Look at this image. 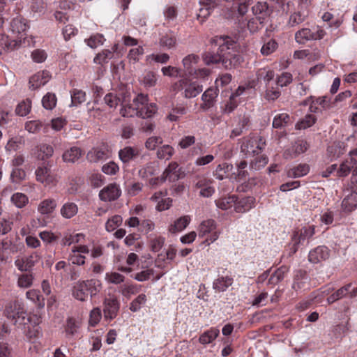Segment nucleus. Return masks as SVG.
I'll list each match as a JSON object with an SVG mask.
<instances>
[{"mask_svg": "<svg viewBox=\"0 0 357 357\" xmlns=\"http://www.w3.org/2000/svg\"><path fill=\"white\" fill-rule=\"evenodd\" d=\"M215 228V221L213 220H207L201 222L199 226V236L203 237L207 234L212 233Z\"/></svg>", "mask_w": 357, "mask_h": 357, "instance_id": "obj_53", "label": "nucleus"}, {"mask_svg": "<svg viewBox=\"0 0 357 357\" xmlns=\"http://www.w3.org/2000/svg\"><path fill=\"white\" fill-rule=\"evenodd\" d=\"M256 76L258 84L266 86L273 82L274 72L269 68H263L257 71Z\"/></svg>", "mask_w": 357, "mask_h": 357, "instance_id": "obj_28", "label": "nucleus"}, {"mask_svg": "<svg viewBox=\"0 0 357 357\" xmlns=\"http://www.w3.org/2000/svg\"><path fill=\"white\" fill-rule=\"evenodd\" d=\"M219 335V330L212 328L210 330L205 331L199 337V342L203 344H206L212 342Z\"/></svg>", "mask_w": 357, "mask_h": 357, "instance_id": "obj_55", "label": "nucleus"}, {"mask_svg": "<svg viewBox=\"0 0 357 357\" xmlns=\"http://www.w3.org/2000/svg\"><path fill=\"white\" fill-rule=\"evenodd\" d=\"M118 44H115L111 50H103L96 54L93 59V61L96 64L104 65L114 58V52L118 49Z\"/></svg>", "mask_w": 357, "mask_h": 357, "instance_id": "obj_27", "label": "nucleus"}, {"mask_svg": "<svg viewBox=\"0 0 357 357\" xmlns=\"http://www.w3.org/2000/svg\"><path fill=\"white\" fill-rule=\"evenodd\" d=\"M199 58L195 54H189L183 59L182 63L185 72V75L192 76L195 70V66L197 64Z\"/></svg>", "mask_w": 357, "mask_h": 357, "instance_id": "obj_30", "label": "nucleus"}, {"mask_svg": "<svg viewBox=\"0 0 357 357\" xmlns=\"http://www.w3.org/2000/svg\"><path fill=\"white\" fill-rule=\"evenodd\" d=\"M219 45L217 54L207 53L203 56V61L207 66L222 63L226 68L239 65L243 58L237 50V44L229 37H220L215 40Z\"/></svg>", "mask_w": 357, "mask_h": 357, "instance_id": "obj_1", "label": "nucleus"}, {"mask_svg": "<svg viewBox=\"0 0 357 357\" xmlns=\"http://www.w3.org/2000/svg\"><path fill=\"white\" fill-rule=\"evenodd\" d=\"M157 106L154 103H148V100L144 105H140L139 116L145 119L153 116L157 112Z\"/></svg>", "mask_w": 357, "mask_h": 357, "instance_id": "obj_49", "label": "nucleus"}, {"mask_svg": "<svg viewBox=\"0 0 357 357\" xmlns=\"http://www.w3.org/2000/svg\"><path fill=\"white\" fill-rule=\"evenodd\" d=\"M236 201V197L235 195H231L225 197H221L215 201L216 206L222 210L227 211L233 208L234 211L235 202Z\"/></svg>", "mask_w": 357, "mask_h": 357, "instance_id": "obj_32", "label": "nucleus"}, {"mask_svg": "<svg viewBox=\"0 0 357 357\" xmlns=\"http://www.w3.org/2000/svg\"><path fill=\"white\" fill-rule=\"evenodd\" d=\"M218 95V89L209 88L202 96L204 107H210Z\"/></svg>", "mask_w": 357, "mask_h": 357, "instance_id": "obj_40", "label": "nucleus"}, {"mask_svg": "<svg viewBox=\"0 0 357 357\" xmlns=\"http://www.w3.org/2000/svg\"><path fill=\"white\" fill-rule=\"evenodd\" d=\"M31 102L30 100L26 99L20 102L15 109L16 113L21 116H26L31 111Z\"/></svg>", "mask_w": 357, "mask_h": 357, "instance_id": "obj_64", "label": "nucleus"}, {"mask_svg": "<svg viewBox=\"0 0 357 357\" xmlns=\"http://www.w3.org/2000/svg\"><path fill=\"white\" fill-rule=\"evenodd\" d=\"M174 154V149L168 144L160 146L157 151V157L160 160H169Z\"/></svg>", "mask_w": 357, "mask_h": 357, "instance_id": "obj_51", "label": "nucleus"}, {"mask_svg": "<svg viewBox=\"0 0 357 357\" xmlns=\"http://www.w3.org/2000/svg\"><path fill=\"white\" fill-rule=\"evenodd\" d=\"M51 78L50 73L47 70L38 72L29 79L30 88L38 89L47 84Z\"/></svg>", "mask_w": 357, "mask_h": 357, "instance_id": "obj_18", "label": "nucleus"}, {"mask_svg": "<svg viewBox=\"0 0 357 357\" xmlns=\"http://www.w3.org/2000/svg\"><path fill=\"white\" fill-rule=\"evenodd\" d=\"M88 292L91 296H96L102 289V283L99 280L91 279L85 281Z\"/></svg>", "mask_w": 357, "mask_h": 357, "instance_id": "obj_57", "label": "nucleus"}, {"mask_svg": "<svg viewBox=\"0 0 357 357\" xmlns=\"http://www.w3.org/2000/svg\"><path fill=\"white\" fill-rule=\"evenodd\" d=\"M252 85L243 84L240 85L235 92L232 93L228 100L222 102L220 105L221 112L224 114H230L238 106V102L236 100L238 97L250 91Z\"/></svg>", "mask_w": 357, "mask_h": 357, "instance_id": "obj_6", "label": "nucleus"}, {"mask_svg": "<svg viewBox=\"0 0 357 357\" xmlns=\"http://www.w3.org/2000/svg\"><path fill=\"white\" fill-rule=\"evenodd\" d=\"M160 45L167 50H170L176 47V36L174 33L169 31L162 35L160 38Z\"/></svg>", "mask_w": 357, "mask_h": 357, "instance_id": "obj_36", "label": "nucleus"}, {"mask_svg": "<svg viewBox=\"0 0 357 357\" xmlns=\"http://www.w3.org/2000/svg\"><path fill=\"white\" fill-rule=\"evenodd\" d=\"M357 164V149L349 152V158L344 161L340 166L337 174L338 176H347L351 169H354V165Z\"/></svg>", "mask_w": 357, "mask_h": 357, "instance_id": "obj_15", "label": "nucleus"}, {"mask_svg": "<svg viewBox=\"0 0 357 357\" xmlns=\"http://www.w3.org/2000/svg\"><path fill=\"white\" fill-rule=\"evenodd\" d=\"M317 121L314 114H306L303 119L298 121L296 124V128L298 130H305L312 126Z\"/></svg>", "mask_w": 357, "mask_h": 357, "instance_id": "obj_50", "label": "nucleus"}, {"mask_svg": "<svg viewBox=\"0 0 357 357\" xmlns=\"http://www.w3.org/2000/svg\"><path fill=\"white\" fill-rule=\"evenodd\" d=\"M288 272L289 268L287 266H283L280 267L271 276L268 283L273 285L278 284L284 278Z\"/></svg>", "mask_w": 357, "mask_h": 357, "instance_id": "obj_47", "label": "nucleus"}, {"mask_svg": "<svg viewBox=\"0 0 357 357\" xmlns=\"http://www.w3.org/2000/svg\"><path fill=\"white\" fill-rule=\"evenodd\" d=\"M82 155V151L79 147L73 146L67 149L62 155L63 160L65 162L74 163Z\"/></svg>", "mask_w": 357, "mask_h": 357, "instance_id": "obj_35", "label": "nucleus"}, {"mask_svg": "<svg viewBox=\"0 0 357 357\" xmlns=\"http://www.w3.org/2000/svg\"><path fill=\"white\" fill-rule=\"evenodd\" d=\"M109 157V152L106 148H95L89 151L86 158L90 162H98Z\"/></svg>", "mask_w": 357, "mask_h": 357, "instance_id": "obj_25", "label": "nucleus"}, {"mask_svg": "<svg viewBox=\"0 0 357 357\" xmlns=\"http://www.w3.org/2000/svg\"><path fill=\"white\" fill-rule=\"evenodd\" d=\"M329 250L326 246H318L309 253L308 259L311 263L318 264L329 258Z\"/></svg>", "mask_w": 357, "mask_h": 357, "instance_id": "obj_17", "label": "nucleus"}, {"mask_svg": "<svg viewBox=\"0 0 357 357\" xmlns=\"http://www.w3.org/2000/svg\"><path fill=\"white\" fill-rule=\"evenodd\" d=\"M33 258V256L18 257L15 261V264L20 271H26L34 265V260Z\"/></svg>", "mask_w": 357, "mask_h": 357, "instance_id": "obj_45", "label": "nucleus"}, {"mask_svg": "<svg viewBox=\"0 0 357 357\" xmlns=\"http://www.w3.org/2000/svg\"><path fill=\"white\" fill-rule=\"evenodd\" d=\"M28 26L26 23V20L20 17H16L11 22V29L13 33H17L21 35L20 38L23 36V33L26 31Z\"/></svg>", "mask_w": 357, "mask_h": 357, "instance_id": "obj_41", "label": "nucleus"}, {"mask_svg": "<svg viewBox=\"0 0 357 357\" xmlns=\"http://www.w3.org/2000/svg\"><path fill=\"white\" fill-rule=\"evenodd\" d=\"M57 206L56 199L47 198L42 200L38 205L37 211L43 216L50 217L55 211Z\"/></svg>", "mask_w": 357, "mask_h": 357, "instance_id": "obj_16", "label": "nucleus"}, {"mask_svg": "<svg viewBox=\"0 0 357 357\" xmlns=\"http://www.w3.org/2000/svg\"><path fill=\"white\" fill-rule=\"evenodd\" d=\"M123 95V93L118 95L115 93H109L105 96L104 102L110 109H116L119 105H121Z\"/></svg>", "mask_w": 357, "mask_h": 357, "instance_id": "obj_44", "label": "nucleus"}, {"mask_svg": "<svg viewBox=\"0 0 357 357\" xmlns=\"http://www.w3.org/2000/svg\"><path fill=\"white\" fill-rule=\"evenodd\" d=\"M255 199L253 197H245L239 200L236 199L234 211L236 213H245L255 207Z\"/></svg>", "mask_w": 357, "mask_h": 357, "instance_id": "obj_26", "label": "nucleus"}, {"mask_svg": "<svg viewBox=\"0 0 357 357\" xmlns=\"http://www.w3.org/2000/svg\"><path fill=\"white\" fill-rule=\"evenodd\" d=\"M120 307V303L116 296L114 295H109L103 303V313L104 318L107 321L114 319L118 314Z\"/></svg>", "mask_w": 357, "mask_h": 357, "instance_id": "obj_8", "label": "nucleus"}, {"mask_svg": "<svg viewBox=\"0 0 357 357\" xmlns=\"http://www.w3.org/2000/svg\"><path fill=\"white\" fill-rule=\"evenodd\" d=\"M308 12L298 9L297 12L291 15L289 20V24L291 26H295L302 23L307 17Z\"/></svg>", "mask_w": 357, "mask_h": 357, "instance_id": "obj_52", "label": "nucleus"}, {"mask_svg": "<svg viewBox=\"0 0 357 357\" xmlns=\"http://www.w3.org/2000/svg\"><path fill=\"white\" fill-rule=\"evenodd\" d=\"M217 5L215 0H201L200 8L197 14V18L203 21L211 15Z\"/></svg>", "mask_w": 357, "mask_h": 357, "instance_id": "obj_21", "label": "nucleus"}, {"mask_svg": "<svg viewBox=\"0 0 357 357\" xmlns=\"http://www.w3.org/2000/svg\"><path fill=\"white\" fill-rule=\"evenodd\" d=\"M357 295V287H353L351 284H348L338 290H337L335 293L331 295L327 298V303L328 304H331L336 301H338L342 298L349 296L354 297Z\"/></svg>", "mask_w": 357, "mask_h": 357, "instance_id": "obj_13", "label": "nucleus"}, {"mask_svg": "<svg viewBox=\"0 0 357 357\" xmlns=\"http://www.w3.org/2000/svg\"><path fill=\"white\" fill-rule=\"evenodd\" d=\"M89 249L87 245H79L72 248L68 255V261L73 264L81 266L85 263L84 254L89 253Z\"/></svg>", "mask_w": 357, "mask_h": 357, "instance_id": "obj_11", "label": "nucleus"}, {"mask_svg": "<svg viewBox=\"0 0 357 357\" xmlns=\"http://www.w3.org/2000/svg\"><path fill=\"white\" fill-rule=\"evenodd\" d=\"M265 142L261 137H252L244 138L241 146V152L245 155H258L264 149Z\"/></svg>", "mask_w": 357, "mask_h": 357, "instance_id": "obj_7", "label": "nucleus"}, {"mask_svg": "<svg viewBox=\"0 0 357 357\" xmlns=\"http://www.w3.org/2000/svg\"><path fill=\"white\" fill-rule=\"evenodd\" d=\"M27 319L31 320L26 321V325L23 326L24 333L30 339L38 337L40 333V327L38 326L40 323V317L33 314L31 317H27Z\"/></svg>", "mask_w": 357, "mask_h": 357, "instance_id": "obj_14", "label": "nucleus"}, {"mask_svg": "<svg viewBox=\"0 0 357 357\" xmlns=\"http://www.w3.org/2000/svg\"><path fill=\"white\" fill-rule=\"evenodd\" d=\"M183 176V172L181 168L179 167L178 164L176 162H172L169 164L163 172L161 179L163 181H168L169 182H174Z\"/></svg>", "mask_w": 357, "mask_h": 357, "instance_id": "obj_12", "label": "nucleus"}, {"mask_svg": "<svg viewBox=\"0 0 357 357\" xmlns=\"http://www.w3.org/2000/svg\"><path fill=\"white\" fill-rule=\"evenodd\" d=\"M11 202L16 207L21 208L27 204L29 199L26 195L17 192L11 197Z\"/></svg>", "mask_w": 357, "mask_h": 357, "instance_id": "obj_60", "label": "nucleus"}, {"mask_svg": "<svg viewBox=\"0 0 357 357\" xmlns=\"http://www.w3.org/2000/svg\"><path fill=\"white\" fill-rule=\"evenodd\" d=\"M74 297L81 301H84L88 296V290L85 281L79 282L73 291Z\"/></svg>", "mask_w": 357, "mask_h": 357, "instance_id": "obj_46", "label": "nucleus"}, {"mask_svg": "<svg viewBox=\"0 0 357 357\" xmlns=\"http://www.w3.org/2000/svg\"><path fill=\"white\" fill-rule=\"evenodd\" d=\"M78 212L77 205L74 202H68L65 203L60 209L63 218L70 219L74 217Z\"/></svg>", "mask_w": 357, "mask_h": 357, "instance_id": "obj_38", "label": "nucleus"}, {"mask_svg": "<svg viewBox=\"0 0 357 357\" xmlns=\"http://www.w3.org/2000/svg\"><path fill=\"white\" fill-rule=\"evenodd\" d=\"M165 238L162 236H153L150 238L151 250L154 252H158L165 244Z\"/></svg>", "mask_w": 357, "mask_h": 357, "instance_id": "obj_61", "label": "nucleus"}, {"mask_svg": "<svg viewBox=\"0 0 357 357\" xmlns=\"http://www.w3.org/2000/svg\"><path fill=\"white\" fill-rule=\"evenodd\" d=\"M191 221L189 215H183L176 219L173 223L169 225L168 231L171 234H176L185 229Z\"/></svg>", "mask_w": 357, "mask_h": 357, "instance_id": "obj_29", "label": "nucleus"}, {"mask_svg": "<svg viewBox=\"0 0 357 357\" xmlns=\"http://www.w3.org/2000/svg\"><path fill=\"white\" fill-rule=\"evenodd\" d=\"M342 208L346 212H351L357 208V192H351L342 202Z\"/></svg>", "mask_w": 357, "mask_h": 357, "instance_id": "obj_34", "label": "nucleus"}, {"mask_svg": "<svg viewBox=\"0 0 357 357\" xmlns=\"http://www.w3.org/2000/svg\"><path fill=\"white\" fill-rule=\"evenodd\" d=\"M314 234V228L313 226L305 227L296 231L292 237L294 246L303 243L305 240L309 239Z\"/></svg>", "mask_w": 357, "mask_h": 357, "instance_id": "obj_19", "label": "nucleus"}, {"mask_svg": "<svg viewBox=\"0 0 357 357\" xmlns=\"http://www.w3.org/2000/svg\"><path fill=\"white\" fill-rule=\"evenodd\" d=\"M233 283V279L230 277H219L214 280L213 283V289L219 292L225 291L230 287Z\"/></svg>", "mask_w": 357, "mask_h": 357, "instance_id": "obj_39", "label": "nucleus"}, {"mask_svg": "<svg viewBox=\"0 0 357 357\" xmlns=\"http://www.w3.org/2000/svg\"><path fill=\"white\" fill-rule=\"evenodd\" d=\"M174 91H183V96L186 98H192L197 96L202 91V86L196 82H190L187 78H182L173 86Z\"/></svg>", "mask_w": 357, "mask_h": 357, "instance_id": "obj_5", "label": "nucleus"}, {"mask_svg": "<svg viewBox=\"0 0 357 357\" xmlns=\"http://www.w3.org/2000/svg\"><path fill=\"white\" fill-rule=\"evenodd\" d=\"M147 101V96L138 94L130 102V96L128 93L122 96L120 114L123 117L139 116L140 105H144Z\"/></svg>", "mask_w": 357, "mask_h": 357, "instance_id": "obj_2", "label": "nucleus"}, {"mask_svg": "<svg viewBox=\"0 0 357 357\" xmlns=\"http://www.w3.org/2000/svg\"><path fill=\"white\" fill-rule=\"evenodd\" d=\"M82 320L81 318L77 317H68L66 320L65 326V332L68 337H73L78 334L79 331L82 326Z\"/></svg>", "mask_w": 357, "mask_h": 357, "instance_id": "obj_23", "label": "nucleus"}, {"mask_svg": "<svg viewBox=\"0 0 357 357\" xmlns=\"http://www.w3.org/2000/svg\"><path fill=\"white\" fill-rule=\"evenodd\" d=\"M195 189L199 190V194L203 197H211L215 192L213 180L200 177L195 183Z\"/></svg>", "mask_w": 357, "mask_h": 357, "instance_id": "obj_10", "label": "nucleus"}, {"mask_svg": "<svg viewBox=\"0 0 357 357\" xmlns=\"http://www.w3.org/2000/svg\"><path fill=\"white\" fill-rule=\"evenodd\" d=\"M85 236L82 233L66 234L62 238L63 245H70L75 243H79L84 240Z\"/></svg>", "mask_w": 357, "mask_h": 357, "instance_id": "obj_54", "label": "nucleus"}, {"mask_svg": "<svg viewBox=\"0 0 357 357\" xmlns=\"http://www.w3.org/2000/svg\"><path fill=\"white\" fill-rule=\"evenodd\" d=\"M125 277L116 272H107L105 273V280L109 284H119L124 281Z\"/></svg>", "mask_w": 357, "mask_h": 357, "instance_id": "obj_62", "label": "nucleus"}, {"mask_svg": "<svg viewBox=\"0 0 357 357\" xmlns=\"http://www.w3.org/2000/svg\"><path fill=\"white\" fill-rule=\"evenodd\" d=\"M147 298L144 294H139L137 298H135L130 305V310L136 312L139 311L143 305L146 303Z\"/></svg>", "mask_w": 357, "mask_h": 357, "instance_id": "obj_59", "label": "nucleus"}, {"mask_svg": "<svg viewBox=\"0 0 357 357\" xmlns=\"http://www.w3.org/2000/svg\"><path fill=\"white\" fill-rule=\"evenodd\" d=\"M36 180L45 186H54L59 181L57 174L51 169L48 164L43 163L36 172Z\"/></svg>", "mask_w": 357, "mask_h": 357, "instance_id": "obj_4", "label": "nucleus"}, {"mask_svg": "<svg viewBox=\"0 0 357 357\" xmlns=\"http://www.w3.org/2000/svg\"><path fill=\"white\" fill-rule=\"evenodd\" d=\"M4 314L7 319L17 327L26 325V321L31 320L27 319V314L24 305L19 301L9 303L5 309Z\"/></svg>", "mask_w": 357, "mask_h": 357, "instance_id": "obj_3", "label": "nucleus"}, {"mask_svg": "<svg viewBox=\"0 0 357 357\" xmlns=\"http://www.w3.org/2000/svg\"><path fill=\"white\" fill-rule=\"evenodd\" d=\"M253 14L259 21L260 24H262L264 20L269 15V10L266 3L258 2L252 8Z\"/></svg>", "mask_w": 357, "mask_h": 357, "instance_id": "obj_31", "label": "nucleus"}, {"mask_svg": "<svg viewBox=\"0 0 357 357\" xmlns=\"http://www.w3.org/2000/svg\"><path fill=\"white\" fill-rule=\"evenodd\" d=\"M139 154L138 149L132 146H126L119 151V158L125 165L135 160Z\"/></svg>", "mask_w": 357, "mask_h": 357, "instance_id": "obj_22", "label": "nucleus"}, {"mask_svg": "<svg viewBox=\"0 0 357 357\" xmlns=\"http://www.w3.org/2000/svg\"><path fill=\"white\" fill-rule=\"evenodd\" d=\"M232 169V165L226 162L218 165L215 169L214 175L216 178L222 180L228 176L229 173Z\"/></svg>", "mask_w": 357, "mask_h": 357, "instance_id": "obj_48", "label": "nucleus"}, {"mask_svg": "<svg viewBox=\"0 0 357 357\" xmlns=\"http://www.w3.org/2000/svg\"><path fill=\"white\" fill-rule=\"evenodd\" d=\"M309 147L307 142L301 139L296 142V143L291 146V149L286 150L284 153V155L286 158H293L299 154H301L306 151Z\"/></svg>", "mask_w": 357, "mask_h": 357, "instance_id": "obj_24", "label": "nucleus"}, {"mask_svg": "<svg viewBox=\"0 0 357 357\" xmlns=\"http://www.w3.org/2000/svg\"><path fill=\"white\" fill-rule=\"evenodd\" d=\"M310 171V167L306 164H300L287 171L289 178H299L305 176Z\"/></svg>", "mask_w": 357, "mask_h": 357, "instance_id": "obj_37", "label": "nucleus"}, {"mask_svg": "<svg viewBox=\"0 0 357 357\" xmlns=\"http://www.w3.org/2000/svg\"><path fill=\"white\" fill-rule=\"evenodd\" d=\"M275 82L265 86L266 91L264 98L268 101H273L279 98L280 96V91L279 86L275 84Z\"/></svg>", "mask_w": 357, "mask_h": 357, "instance_id": "obj_43", "label": "nucleus"}, {"mask_svg": "<svg viewBox=\"0 0 357 357\" xmlns=\"http://www.w3.org/2000/svg\"><path fill=\"white\" fill-rule=\"evenodd\" d=\"M291 121V118L287 113H281L275 116L273 121V126L280 128L287 126Z\"/></svg>", "mask_w": 357, "mask_h": 357, "instance_id": "obj_56", "label": "nucleus"}, {"mask_svg": "<svg viewBox=\"0 0 357 357\" xmlns=\"http://www.w3.org/2000/svg\"><path fill=\"white\" fill-rule=\"evenodd\" d=\"M105 39L102 34H95L88 39H85V43L91 48H96L103 45Z\"/></svg>", "mask_w": 357, "mask_h": 357, "instance_id": "obj_63", "label": "nucleus"}, {"mask_svg": "<svg viewBox=\"0 0 357 357\" xmlns=\"http://www.w3.org/2000/svg\"><path fill=\"white\" fill-rule=\"evenodd\" d=\"M295 40L299 44H305L313 40L312 30L308 28L301 29L295 33Z\"/></svg>", "mask_w": 357, "mask_h": 357, "instance_id": "obj_42", "label": "nucleus"}, {"mask_svg": "<svg viewBox=\"0 0 357 357\" xmlns=\"http://www.w3.org/2000/svg\"><path fill=\"white\" fill-rule=\"evenodd\" d=\"M309 278L305 272L298 271L294 278L292 288L298 291L309 288Z\"/></svg>", "mask_w": 357, "mask_h": 357, "instance_id": "obj_20", "label": "nucleus"}, {"mask_svg": "<svg viewBox=\"0 0 357 357\" xmlns=\"http://www.w3.org/2000/svg\"><path fill=\"white\" fill-rule=\"evenodd\" d=\"M121 195L119 184L112 183L104 187L99 192V197L103 202H112L117 199Z\"/></svg>", "mask_w": 357, "mask_h": 357, "instance_id": "obj_9", "label": "nucleus"}, {"mask_svg": "<svg viewBox=\"0 0 357 357\" xmlns=\"http://www.w3.org/2000/svg\"><path fill=\"white\" fill-rule=\"evenodd\" d=\"M328 294H329L328 291H315L312 294L310 300L300 303L298 307L301 310H304V309L307 308L312 303H321L322 302L323 298Z\"/></svg>", "mask_w": 357, "mask_h": 357, "instance_id": "obj_33", "label": "nucleus"}, {"mask_svg": "<svg viewBox=\"0 0 357 357\" xmlns=\"http://www.w3.org/2000/svg\"><path fill=\"white\" fill-rule=\"evenodd\" d=\"M42 128H43L45 132H47V126L40 121H29L25 124V129L30 133L38 132Z\"/></svg>", "mask_w": 357, "mask_h": 357, "instance_id": "obj_58", "label": "nucleus"}]
</instances>
